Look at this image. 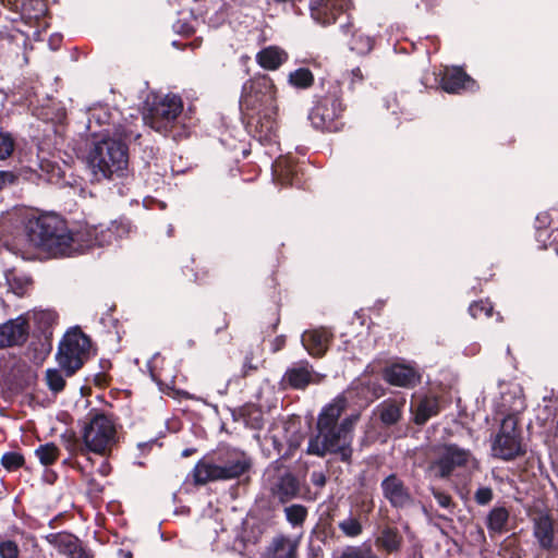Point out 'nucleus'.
<instances>
[{"label":"nucleus","instance_id":"14","mask_svg":"<svg viewBox=\"0 0 558 558\" xmlns=\"http://www.w3.org/2000/svg\"><path fill=\"white\" fill-rule=\"evenodd\" d=\"M472 459L469 450L457 445H445L440 448L439 458L434 462L438 468L439 477H448L457 468L466 465Z\"/></svg>","mask_w":558,"mask_h":558},{"label":"nucleus","instance_id":"25","mask_svg":"<svg viewBox=\"0 0 558 558\" xmlns=\"http://www.w3.org/2000/svg\"><path fill=\"white\" fill-rule=\"evenodd\" d=\"M288 58V53L280 47L268 46L257 52L256 62L265 70L275 71L279 69Z\"/></svg>","mask_w":558,"mask_h":558},{"label":"nucleus","instance_id":"2","mask_svg":"<svg viewBox=\"0 0 558 558\" xmlns=\"http://www.w3.org/2000/svg\"><path fill=\"white\" fill-rule=\"evenodd\" d=\"M38 129H43L40 140L52 137H75L78 140H140L141 134L135 133L126 125H118L114 132L108 130H96L93 126V119L86 118L85 113L74 123L66 122V110L64 107L54 104L43 106L38 112Z\"/></svg>","mask_w":558,"mask_h":558},{"label":"nucleus","instance_id":"50","mask_svg":"<svg viewBox=\"0 0 558 558\" xmlns=\"http://www.w3.org/2000/svg\"><path fill=\"white\" fill-rule=\"evenodd\" d=\"M110 465L107 461H102V463L100 464V466L98 468L97 472L101 475V476H107L109 473H110Z\"/></svg>","mask_w":558,"mask_h":558},{"label":"nucleus","instance_id":"20","mask_svg":"<svg viewBox=\"0 0 558 558\" xmlns=\"http://www.w3.org/2000/svg\"><path fill=\"white\" fill-rule=\"evenodd\" d=\"M299 537L276 535L267 548L266 558H298Z\"/></svg>","mask_w":558,"mask_h":558},{"label":"nucleus","instance_id":"36","mask_svg":"<svg viewBox=\"0 0 558 558\" xmlns=\"http://www.w3.org/2000/svg\"><path fill=\"white\" fill-rule=\"evenodd\" d=\"M35 454L41 464L50 465L57 460L59 456V449L54 444H46L39 446L35 450Z\"/></svg>","mask_w":558,"mask_h":558},{"label":"nucleus","instance_id":"28","mask_svg":"<svg viewBox=\"0 0 558 558\" xmlns=\"http://www.w3.org/2000/svg\"><path fill=\"white\" fill-rule=\"evenodd\" d=\"M195 484L204 485L208 482L221 481L219 463H213L207 460H201L193 469Z\"/></svg>","mask_w":558,"mask_h":558},{"label":"nucleus","instance_id":"9","mask_svg":"<svg viewBox=\"0 0 558 558\" xmlns=\"http://www.w3.org/2000/svg\"><path fill=\"white\" fill-rule=\"evenodd\" d=\"M89 352V338L78 327H74L62 337L56 359L60 368L65 372V375L72 376L88 360Z\"/></svg>","mask_w":558,"mask_h":558},{"label":"nucleus","instance_id":"57","mask_svg":"<svg viewBox=\"0 0 558 558\" xmlns=\"http://www.w3.org/2000/svg\"><path fill=\"white\" fill-rule=\"evenodd\" d=\"M183 454H184V456H189V454H190V451H189V450H185V451L183 452Z\"/></svg>","mask_w":558,"mask_h":558},{"label":"nucleus","instance_id":"41","mask_svg":"<svg viewBox=\"0 0 558 558\" xmlns=\"http://www.w3.org/2000/svg\"><path fill=\"white\" fill-rule=\"evenodd\" d=\"M469 311L475 318L480 317L482 314L486 317H489L492 315L493 307L489 303L481 301L471 304Z\"/></svg>","mask_w":558,"mask_h":558},{"label":"nucleus","instance_id":"3","mask_svg":"<svg viewBox=\"0 0 558 558\" xmlns=\"http://www.w3.org/2000/svg\"><path fill=\"white\" fill-rule=\"evenodd\" d=\"M344 409L345 399L340 397L323 409L317 422L318 433L308 441V453L323 457L327 452H333L339 453L342 461L350 460L352 454L351 433L359 416L353 415L338 423Z\"/></svg>","mask_w":558,"mask_h":558},{"label":"nucleus","instance_id":"4","mask_svg":"<svg viewBox=\"0 0 558 558\" xmlns=\"http://www.w3.org/2000/svg\"><path fill=\"white\" fill-rule=\"evenodd\" d=\"M501 408L507 415L492 441V454L495 458L510 461L525 453L521 432L518 428V413L525 408L521 388L512 387L501 397Z\"/></svg>","mask_w":558,"mask_h":558},{"label":"nucleus","instance_id":"37","mask_svg":"<svg viewBox=\"0 0 558 558\" xmlns=\"http://www.w3.org/2000/svg\"><path fill=\"white\" fill-rule=\"evenodd\" d=\"M379 542L387 551L392 553L399 549L401 537L397 531L387 529L381 533Z\"/></svg>","mask_w":558,"mask_h":558},{"label":"nucleus","instance_id":"49","mask_svg":"<svg viewBox=\"0 0 558 558\" xmlns=\"http://www.w3.org/2000/svg\"><path fill=\"white\" fill-rule=\"evenodd\" d=\"M351 75H352V83H356V82L361 83L364 80L362 70L359 66L351 70Z\"/></svg>","mask_w":558,"mask_h":558},{"label":"nucleus","instance_id":"8","mask_svg":"<svg viewBox=\"0 0 558 558\" xmlns=\"http://www.w3.org/2000/svg\"><path fill=\"white\" fill-rule=\"evenodd\" d=\"M81 452H93L101 457L111 453L118 442L117 428L112 418L100 412H89L82 429Z\"/></svg>","mask_w":558,"mask_h":558},{"label":"nucleus","instance_id":"29","mask_svg":"<svg viewBox=\"0 0 558 558\" xmlns=\"http://www.w3.org/2000/svg\"><path fill=\"white\" fill-rule=\"evenodd\" d=\"M509 521V511L505 507L493 508L486 519V525L490 534H501L506 531Z\"/></svg>","mask_w":558,"mask_h":558},{"label":"nucleus","instance_id":"30","mask_svg":"<svg viewBox=\"0 0 558 558\" xmlns=\"http://www.w3.org/2000/svg\"><path fill=\"white\" fill-rule=\"evenodd\" d=\"M49 541L54 545L59 553L68 556L69 558L82 544L77 537L68 533H58L54 535H50Z\"/></svg>","mask_w":558,"mask_h":558},{"label":"nucleus","instance_id":"34","mask_svg":"<svg viewBox=\"0 0 558 558\" xmlns=\"http://www.w3.org/2000/svg\"><path fill=\"white\" fill-rule=\"evenodd\" d=\"M338 527L348 537H357L363 531L360 519L353 515H349L340 521Z\"/></svg>","mask_w":558,"mask_h":558},{"label":"nucleus","instance_id":"48","mask_svg":"<svg viewBox=\"0 0 558 558\" xmlns=\"http://www.w3.org/2000/svg\"><path fill=\"white\" fill-rule=\"evenodd\" d=\"M70 558H94V556L81 544Z\"/></svg>","mask_w":558,"mask_h":558},{"label":"nucleus","instance_id":"53","mask_svg":"<svg viewBox=\"0 0 558 558\" xmlns=\"http://www.w3.org/2000/svg\"><path fill=\"white\" fill-rule=\"evenodd\" d=\"M2 4H7L9 7H16L21 0H0Z\"/></svg>","mask_w":558,"mask_h":558},{"label":"nucleus","instance_id":"32","mask_svg":"<svg viewBox=\"0 0 558 558\" xmlns=\"http://www.w3.org/2000/svg\"><path fill=\"white\" fill-rule=\"evenodd\" d=\"M284 514L287 521L293 527H302L306 518H307V509L302 505H291L284 508Z\"/></svg>","mask_w":558,"mask_h":558},{"label":"nucleus","instance_id":"12","mask_svg":"<svg viewBox=\"0 0 558 558\" xmlns=\"http://www.w3.org/2000/svg\"><path fill=\"white\" fill-rule=\"evenodd\" d=\"M350 7V0H310L311 17L322 26H329L337 22Z\"/></svg>","mask_w":558,"mask_h":558},{"label":"nucleus","instance_id":"44","mask_svg":"<svg viewBox=\"0 0 558 558\" xmlns=\"http://www.w3.org/2000/svg\"><path fill=\"white\" fill-rule=\"evenodd\" d=\"M478 505H487L493 499V490L489 487H480L474 496Z\"/></svg>","mask_w":558,"mask_h":558},{"label":"nucleus","instance_id":"21","mask_svg":"<svg viewBox=\"0 0 558 558\" xmlns=\"http://www.w3.org/2000/svg\"><path fill=\"white\" fill-rule=\"evenodd\" d=\"M340 29L344 35H350L348 43L351 51L356 52L360 56L369 53L374 48V38L365 35L360 29L354 28L353 23L348 16V22L340 25Z\"/></svg>","mask_w":558,"mask_h":558},{"label":"nucleus","instance_id":"35","mask_svg":"<svg viewBox=\"0 0 558 558\" xmlns=\"http://www.w3.org/2000/svg\"><path fill=\"white\" fill-rule=\"evenodd\" d=\"M335 558H379L369 546H348Z\"/></svg>","mask_w":558,"mask_h":558},{"label":"nucleus","instance_id":"46","mask_svg":"<svg viewBox=\"0 0 558 558\" xmlns=\"http://www.w3.org/2000/svg\"><path fill=\"white\" fill-rule=\"evenodd\" d=\"M311 481L315 486L323 487L326 484V476L323 472H313Z\"/></svg>","mask_w":558,"mask_h":558},{"label":"nucleus","instance_id":"7","mask_svg":"<svg viewBox=\"0 0 558 558\" xmlns=\"http://www.w3.org/2000/svg\"><path fill=\"white\" fill-rule=\"evenodd\" d=\"M28 241L38 248L53 255L65 256L70 241L69 231L62 219L54 215H43L28 220Z\"/></svg>","mask_w":558,"mask_h":558},{"label":"nucleus","instance_id":"27","mask_svg":"<svg viewBox=\"0 0 558 558\" xmlns=\"http://www.w3.org/2000/svg\"><path fill=\"white\" fill-rule=\"evenodd\" d=\"M414 423L425 424L430 417L439 412V402L436 397H424L413 408Z\"/></svg>","mask_w":558,"mask_h":558},{"label":"nucleus","instance_id":"24","mask_svg":"<svg viewBox=\"0 0 558 558\" xmlns=\"http://www.w3.org/2000/svg\"><path fill=\"white\" fill-rule=\"evenodd\" d=\"M251 463L248 458L238 451L227 454V458L219 463L222 480H232L244 474Z\"/></svg>","mask_w":558,"mask_h":558},{"label":"nucleus","instance_id":"19","mask_svg":"<svg viewBox=\"0 0 558 558\" xmlns=\"http://www.w3.org/2000/svg\"><path fill=\"white\" fill-rule=\"evenodd\" d=\"M270 492L281 504H286L298 497L300 492L299 480L291 473H283L275 478Z\"/></svg>","mask_w":558,"mask_h":558},{"label":"nucleus","instance_id":"31","mask_svg":"<svg viewBox=\"0 0 558 558\" xmlns=\"http://www.w3.org/2000/svg\"><path fill=\"white\" fill-rule=\"evenodd\" d=\"M314 74L307 68H299L288 75V83L298 89H307L314 84Z\"/></svg>","mask_w":558,"mask_h":558},{"label":"nucleus","instance_id":"58","mask_svg":"<svg viewBox=\"0 0 558 558\" xmlns=\"http://www.w3.org/2000/svg\"><path fill=\"white\" fill-rule=\"evenodd\" d=\"M246 155H247V150H246V149H244V150H243V156L245 157Z\"/></svg>","mask_w":558,"mask_h":558},{"label":"nucleus","instance_id":"26","mask_svg":"<svg viewBox=\"0 0 558 558\" xmlns=\"http://www.w3.org/2000/svg\"><path fill=\"white\" fill-rule=\"evenodd\" d=\"M405 404L404 399H387L377 407V412L383 424L389 426L397 424L402 415Z\"/></svg>","mask_w":558,"mask_h":558},{"label":"nucleus","instance_id":"33","mask_svg":"<svg viewBox=\"0 0 558 558\" xmlns=\"http://www.w3.org/2000/svg\"><path fill=\"white\" fill-rule=\"evenodd\" d=\"M13 95L16 101L26 105L28 108L35 106L37 95L34 86L22 84L14 88Z\"/></svg>","mask_w":558,"mask_h":558},{"label":"nucleus","instance_id":"10","mask_svg":"<svg viewBox=\"0 0 558 558\" xmlns=\"http://www.w3.org/2000/svg\"><path fill=\"white\" fill-rule=\"evenodd\" d=\"M128 232L126 226L118 222H112L110 226H80L72 232H69L68 254L71 255L75 252H84L94 246H102L112 243L117 236H122Z\"/></svg>","mask_w":558,"mask_h":558},{"label":"nucleus","instance_id":"17","mask_svg":"<svg viewBox=\"0 0 558 558\" xmlns=\"http://www.w3.org/2000/svg\"><path fill=\"white\" fill-rule=\"evenodd\" d=\"M384 379L392 385L403 388L414 387L421 380L417 371L410 364L395 363L387 366L383 373Z\"/></svg>","mask_w":558,"mask_h":558},{"label":"nucleus","instance_id":"1","mask_svg":"<svg viewBox=\"0 0 558 558\" xmlns=\"http://www.w3.org/2000/svg\"><path fill=\"white\" fill-rule=\"evenodd\" d=\"M276 86L267 74L247 80L239 100L242 121L253 140H272L278 134Z\"/></svg>","mask_w":558,"mask_h":558},{"label":"nucleus","instance_id":"18","mask_svg":"<svg viewBox=\"0 0 558 558\" xmlns=\"http://www.w3.org/2000/svg\"><path fill=\"white\" fill-rule=\"evenodd\" d=\"M533 535L543 550H553L555 543V522L547 512H538L532 518Z\"/></svg>","mask_w":558,"mask_h":558},{"label":"nucleus","instance_id":"45","mask_svg":"<svg viewBox=\"0 0 558 558\" xmlns=\"http://www.w3.org/2000/svg\"><path fill=\"white\" fill-rule=\"evenodd\" d=\"M14 150V142H0V160L7 159Z\"/></svg>","mask_w":558,"mask_h":558},{"label":"nucleus","instance_id":"6","mask_svg":"<svg viewBox=\"0 0 558 558\" xmlns=\"http://www.w3.org/2000/svg\"><path fill=\"white\" fill-rule=\"evenodd\" d=\"M85 162L92 180L100 182L125 174L129 154L125 142H85Z\"/></svg>","mask_w":558,"mask_h":558},{"label":"nucleus","instance_id":"38","mask_svg":"<svg viewBox=\"0 0 558 558\" xmlns=\"http://www.w3.org/2000/svg\"><path fill=\"white\" fill-rule=\"evenodd\" d=\"M46 380L50 390L60 392L65 386V380L59 369L49 368L46 372Z\"/></svg>","mask_w":558,"mask_h":558},{"label":"nucleus","instance_id":"13","mask_svg":"<svg viewBox=\"0 0 558 558\" xmlns=\"http://www.w3.org/2000/svg\"><path fill=\"white\" fill-rule=\"evenodd\" d=\"M439 85L448 94L475 93L480 89L477 82L462 66L445 68Z\"/></svg>","mask_w":558,"mask_h":558},{"label":"nucleus","instance_id":"5","mask_svg":"<svg viewBox=\"0 0 558 558\" xmlns=\"http://www.w3.org/2000/svg\"><path fill=\"white\" fill-rule=\"evenodd\" d=\"M314 107L310 112L312 125L322 132L338 133L343 131V89L338 81H322L320 90L314 95Z\"/></svg>","mask_w":558,"mask_h":558},{"label":"nucleus","instance_id":"16","mask_svg":"<svg viewBox=\"0 0 558 558\" xmlns=\"http://www.w3.org/2000/svg\"><path fill=\"white\" fill-rule=\"evenodd\" d=\"M28 336L27 320L20 316L0 325V349L23 344Z\"/></svg>","mask_w":558,"mask_h":558},{"label":"nucleus","instance_id":"56","mask_svg":"<svg viewBox=\"0 0 558 558\" xmlns=\"http://www.w3.org/2000/svg\"><path fill=\"white\" fill-rule=\"evenodd\" d=\"M32 140H39V135L32 136Z\"/></svg>","mask_w":558,"mask_h":558},{"label":"nucleus","instance_id":"15","mask_svg":"<svg viewBox=\"0 0 558 558\" xmlns=\"http://www.w3.org/2000/svg\"><path fill=\"white\" fill-rule=\"evenodd\" d=\"M384 497L395 508H408L414 502L409 488L397 475L391 474L381 482Z\"/></svg>","mask_w":558,"mask_h":558},{"label":"nucleus","instance_id":"40","mask_svg":"<svg viewBox=\"0 0 558 558\" xmlns=\"http://www.w3.org/2000/svg\"><path fill=\"white\" fill-rule=\"evenodd\" d=\"M86 118L93 119V126L96 130H110L108 128H104L105 124L108 123L110 114L106 110L98 111H89L85 113Z\"/></svg>","mask_w":558,"mask_h":558},{"label":"nucleus","instance_id":"42","mask_svg":"<svg viewBox=\"0 0 558 558\" xmlns=\"http://www.w3.org/2000/svg\"><path fill=\"white\" fill-rule=\"evenodd\" d=\"M0 557L1 558H17L19 547L12 541L0 542Z\"/></svg>","mask_w":558,"mask_h":558},{"label":"nucleus","instance_id":"22","mask_svg":"<svg viewBox=\"0 0 558 558\" xmlns=\"http://www.w3.org/2000/svg\"><path fill=\"white\" fill-rule=\"evenodd\" d=\"M331 339V333L326 328L307 330L302 335V344L313 356H322L326 353Z\"/></svg>","mask_w":558,"mask_h":558},{"label":"nucleus","instance_id":"39","mask_svg":"<svg viewBox=\"0 0 558 558\" xmlns=\"http://www.w3.org/2000/svg\"><path fill=\"white\" fill-rule=\"evenodd\" d=\"M24 463V458L19 452H7L1 458V464L8 471H14L22 466Z\"/></svg>","mask_w":558,"mask_h":558},{"label":"nucleus","instance_id":"47","mask_svg":"<svg viewBox=\"0 0 558 558\" xmlns=\"http://www.w3.org/2000/svg\"><path fill=\"white\" fill-rule=\"evenodd\" d=\"M14 175L9 171H0V190L12 183Z\"/></svg>","mask_w":558,"mask_h":558},{"label":"nucleus","instance_id":"23","mask_svg":"<svg viewBox=\"0 0 558 558\" xmlns=\"http://www.w3.org/2000/svg\"><path fill=\"white\" fill-rule=\"evenodd\" d=\"M283 380L295 389H303L308 384L318 383L319 378L308 363H299L286 372Z\"/></svg>","mask_w":558,"mask_h":558},{"label":"nucleus","instance_id":"52","mask_svg":"<svg viewBox=\"0 0 558 558\" xmlns=\"http://www.w3.org/2000/svg\"><path fill=\"white\" fill-rule=\"evenodd\" d=\"M7 99H8V95L2 89H0V118H3L2 111H3L4 105L7 102Z\"/></svg>","mask_w":558,"mask_h":558},{"label":"nucleus","instance_id":"11","mask_svg":"<svg viewBox=\"0 0 558 558\" xmlns=\"http://www.w3.org/2000/svg\"><path fill=\"white\" fill-rule=\"evenodd\" d=\"M183 110V102L179 96H167L161 101L154 104L144 120L163 136H172L177 140L174 134H168L172 131L177 118Z\"/></svg>","mask_w":558,"mask_h":558},{"label":"nucleus","instance_id":"51","mask_svg":"<svg viewBox=\"0 0 558 558\" xmlns=\"http://www.w3.org/2000/svg\"><path fill=\"white\" fill-rule=\"evenodd\" d=\"M2 122L3 118H0V140H14L10 132L4 131Z\"/></svg>","mask_w":558,"mask_h":558},{"label":"nucleus","instance_id":"43","mask_svg":"<svg viewBox=\"0 0 558 558\" xmlns=\"http://www.w3.org/2000/svg\"><path fill=\"white\" fill-rule=\"evenodd\" d=\"M429 489H430L432 495L434 496V498L437 500L438 505L441 508L450 509L453 507V501L449 494H447L442 490H439L435 487H430Z\"/></svg>","mask_w":558,"mask_h":558},{"label":"nucleus","instance_id":"54","mask_svg":"<svg viewBox=\"0 0 558 558\" xmlns=\"http://www.w3.org/2000/svg\"><path fill=\"white\" fill-rule=\"evenodd\" d=\"M41 108H43V107H40V108H36V112L34 113V114L36 116V118H37L36 126H37V125H38V123H39V120H38V112L40 111V109H41ZM32 126H35V123H32ZM36 129H37L38 131H41V132H43V129H38V128H36Z\"/></svg>","mask_w":558,"mask_h":558},{"label":"nucleus","instance_id":"55","mask_svg":"<svg viewBox=\"0 0 558 558\" xmlns=\"http://www.w3.org/2000/svg\"><path fill=\"white\" fill-rule=\"evenodd\" d=\"M555 251H556V254L558 255V243L555 244Z\"/></svg>","mask_w":558,"mask_h":558}]
</instances>
